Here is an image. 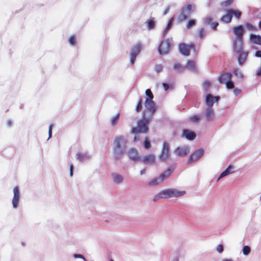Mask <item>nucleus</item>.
I'll use <instances>...</instances> for the list:
<instances>
[{
	"label": "nucleus",
	"mask_w": 261,
	"mask_h": 261,
	"mask_svg": "<svg viewBox=\"0 0 261 261\" xmlns=\"http://www.w3.org/2000/svg\"><path fill=\"white\" fill-rule=\"evenodd\" d=\"M162 85L165 90H167L169 88V85L167 83H163Z\"/></svg>",
	"instance_id": "nucleus-51"
},
{
	"label": "nucleus",
	"mask_w": 261,
	"mask_h": 261,
	"mask_svg": "<svg viewBox=\"0 0 261 261\" xmlns=\"http://www.w3.org/2000/svg\"><path fill=\"white\" fill-rule=\"evenodd\" d=\"M114 153L117 159H120L124 154L126 141L122 136L116 137L114 140Z\"/></svg>",
	"instance_id": "nucleus-3"
},
{
	"label": "nucleus",
	"mask_w": 261,
	"mask_h": 261,
	"mask_svg": "<svg viewBox=\"0 0 261 261\" xmlns=\"http://www.w3.org/2000/svg\"><path fill=\"white\" fill-rule=\"evenodd\" d=\"M241 90L238 89H235L233 90V92L236 95L239 94L241 93Z\"/></svg>",
	"instance_id": "nucleus-49"
},
{
	"label": "nucleus",
	"mask_w": 261,
	"mask_h": 261,
	"mask_svg": "<svg viewBox=\"0 0 261 261\" xmlns=\"http://www.w3.org/2000/svg\"><path fill=\"white\" fill-rule=\"evenodd\" d=\"M167 11H168V10H166V11H165V12L164 13V14H166L167 13Z\"/></svg>",
	"instance_id": "nucleus-58"
},
{
	"label": "nucleus",
	"mask_w": 261,
	"mask_h": 261,
	"mask_svg": "<svg viewBox=\"0 0 261 261\" xmlns=\"http://www.w3.org/2000/svg\"><path fill=\"white\" fill-rule=\"evenodd\" d=\"M233 73L237 76H239L241 78L243 77V75L241 73V71L238 68H234L233 69Z\"/></svg>",
	"instance_id": "nucleus-44"
},
{
	"label": "nucleus",
	"mask_w": 261,
	"mask_h": 261,
	"mask_svg": "<svg viewBox=\"0 0 261 261\" xmlns=\"http://www.w3.org/2000/svg\"><path fill=\"white\" fill-rule=\"evenodd\" d=\"M205 34V31L204 28H201L198 33V36L200 38H202Z\"/></svg>",
	"instance_id": "nucleus-42"
},
{
	"label": "nucleus",
	"mask_w": 261,
	"mask_h": 261,
	"mask_svg": "<svg viewBox=\"0 0 261 261\" xmlns=\"http://www.w3.org/2000/svg\"><path fill=\"white\" fill-rule=\"evenodd\" d=\"M142 48V45L140 43H137L132 48L130 54V63L132 65L134 64L136 57L141 52Z\"/></svg>",
	"instance_id": "nucleus-9"
},
{
	"label": "nucleus",
	"mask_w": 261,
	"mask_h": 261,
	"mask_svg": "<svg viewBox=\"0 0 261 261\" xmlns=\"http://www.w3.org/2000/svg\"><path fill=\"white\" fill-rule=\"evenodd\" d=\"M217 251L219 252V253H221L223 252V246L222 245H218L217 247Z\"/></svg>",
	"instance_id": "nucleus-46"
},
{
	"label": "nucleus",
	"mask_w": 261,
	"mask_h": 261,
	"mask_svg": "<svg viewBox=\"0 0 261 261\" xmlns=\"http://www.w3.org/2000/svg\"><path fill=\"white\" fill-rule=\"evenodd\" d=\"M201 116L198 115H194L189 117V120L190 121L193 123H198L200 120Z\"/></svg>",
	"instance_id": "nucleus-28"
},
{
	"label": "nucleus",
	"mask_w": 261,
	"mask_h": 261,
	"mask_svg": "<svg viewBox=\"0 0 261 261\" xmlns=\"http://www.w3.org/2000/svg\"><path fill=\"white\" fill-rule=\"evenodd\" d=\"M174 169L175 166L174 165L171 166L164 172L161 174L158 177L154 178L151 180L148 185L150 186H154L163 183L166 179L170 176Z\"/></svg>",
	"instance_id": "nucleus-4"
},
{
	"label": "nucleus",
	"mask_w": 261,
	"mask_h": 261,
	"mask_svg": "<svg viewBox=\"0 0 261 261\" xmlns=\"http://www.w3.org/2000/svg\"><path fill=\"white\" fill-rule=\"evenodd\" d=\"M171 48V43L169 40L162 41L158 47V50L160 54H167Z\"/></svg>",
	"instance_id": "nucleus-8"
},
{
	"label": "nucleus",
	"mask_w": 261,
	"mask_h": 261,
	"mask_svg": "<svg viewBox=\"0 0 261 261\" xmlns=\"http://www.w3.org/2000/svg\"><path fill=\"white\" fill-rule=\"evenodd\" d=\"M190 15H188L185 9H181L178 16V22H181L186 20Z\"/></svg>",
	"instance_id": "nucleus-21"
},
{
	"label": "nucleus",
	"mask_w": 261,
	"mask_h": 261,
	"mask_svg": "<svg viewBox=\"0 0 261 261\" xmlns=\"http://www.w3.org/2000/svg\"><path fill=\"white\" fill-rule=\"evenodd\" d=\"M173 67L175 70H179L180 68H182V67L179 64H175Z\"/></svg>",
	"instance_id": "nucleus-50"
},
{
	"label": "nucleus",
	"mask_w": 261,
	"mask_h": 261,
	"mask_svg": "<svg viewBox=\"0 0 261 261\" xmlns=\"http://www.w3.org/2000/svg\"><path fill=\"white\" fill-rule=\"evenodd\" d=\"M233 32L236 35L234 39H243L244 30L243 25H239L233 28Z\"/></svg>",
	"instance_id": "nucleus-13"
},
{
	"label": "nucleus",
	"mask_w": 261,
	"mask_h": 261,
	"mask_svg": "<svg viewBox=\"0 0 261 261\" xmlns=\"http://www.w3.org/2000/svg\"><path fill=\"white\" fill-rule=\"evenodd\" d=\"M73 166L72 165H71L70 166V175L71 176H72L73 175Z\"/></svg>",
	"instance_id": "nucleus-52"
},
{
	"label": "nucleus",
	"mask_w": 261,
	"mask_h": 261,
	"mask_svg": "<svg viewBox=\"0 0 261 261\" xmlns=\"http://www.w3.org/2000/svg\"><path fill=\"white\" fill-rule=\"evenodd\" d=\"M250 248L248 246H245L243 248V252L245 255H248L250 252Z\"/></svg>",
	"instance_id": "nucleus-39"
},
{
	"label": "nucleus",
	"mask_w": 261,
	"mask_h": 261,
	"mask_svg": "<svg viewBox=\"0 0 261 261\" xmlns=\"http://www.w3.org/2000/svg\"><path fill=\"white\" fill-rule=\"evenodd\" d=\"M219 99V97L214 96L211 94H208L206 97L205 102L208 108H212L215 102L217 101Z\"/></svg>",
	"instance_id": "nucleus-16"
},
{
	"label": "nucleus",
	"mask_w": 261,
	"mask_h": 261,
	"mask_svg": "<svg viewBox=\"0 0 261 261\" xmlns=\"http://www.w3.org/2000/svg\"><path fill=\"white\" fill-rule=\"evenodd\" d=\"M163 67L161 64H157L154 66V70L156 73L161 72L163 70Z\"/></svg>",
	"instance_id": "nucleus-43"
},
{
	"label": "nucleus",
	"mask_w": 261,
	"mask_h": 261,
	"mask_svg": "<svg viewBox=\"0 0 261 261\" xmlns=\"http://www.w3.org/2000/svg\"><path fill=\"white\" fill-rule=\"evenodd\" d=\"M53 125L51 124L50 125L49 127V132H52V128H53Z\"/></svg>",
	"instance_id": "nucleus-54"
},
{
	"label": "nucleus",
	"mask_w": 261,
	"mask_h": 261,
	"mask_svg": "<svg viewBox=\"0 0 261 261\" xmlns=\"http://www.w3.org/2000/svg\"><path fill=\"white\" fill-rule=\"evenodd\" d=\"M69 42L71 45H74L76 43V39L74 36H71L69 39Z\"/></svg>",
	"instance_id": "nucleus-45"
},
{
	"label": "nucleus",
	"mask_w": 261,
	"mask_h": 261,
	"mask_svg": "<svg viewBox=\"0 0 261 261\" xmlns=\"http://www.w3.org/2000/svg\"><path fill=\"white\" fill-rule=\"evenodd\" d=\"M120 117V114L119 113L117 114L114 117H113L111 120V123L112 126L116 125Z\"/></svg>",
	"instance_id": "nucleus-30"
},
{
	"label": "nucleus",
	"mask_w": 261,
	"mask_h": 261,
	"mask_svg": "<svg viewBox=\"0 0 261 261\" xmlns=\"http://www.w3.org/2000/svg\"><path fill=\"white\" fill-rule=\"evenodd\" d=\"M196 24V21L194 19L190 20L186 24V27L188 29H190L191 27L194 26Z\"/></svg>",
	"instance_id": "nucleus-36"
},
{
	"label": "nucleus",
	"mask_w": 261,
	"mask_h": 261,
	"mask_svg": "<svg viewBox=\"0 0 261 261\" xmlns=\"http://www.w3.org/2000/svg\"><path fill=\"white\" fill-rule=\"evenodd\" d=\"M238 54V61L240 65H242L245 62L248 55V53L247 51H242Z\"/></svg>",
	"instance_id": "nucleus-18"
},
{
	"label": "nucleus",
	"mask_w": 261,
	"mask_h": 261,
	"mask_svg": "<svg viewBox=\"0 0 261 261\" xmlns=\"http://www.w3.org/2000/svg\"><path fill=\"white\" fill-rule=\"evenodd\" d=\"M173 17H172L168 21V24L165 29L164 33H167L169 30L170 29L171 25H172V22L173 21Z\"/></svg>",
	"instance_id": "nucleus-34"
},
{
	"label": "nucleus",
	"mask_w": 261,
	"mask_h": 261,
	"mask_svg": "<svg viewBox=\"0 0 261 261\" xmlns=\"http://www.w3.org/2000/svg\"><path fill=\"white\" fill-rule=\"evenodd\" d=\"M259 27L261 29V21H260L259 22Z\"/></svg>",
	"instance_id": "nucleus-56"
},
{
	"label": "nucleus",
	"mask_w": 261,
	"mask_h": 261,
	"mask_svg": "<svg viewBox=\"0 0 261 261\" xmlns=\"http://www.w3.org/2000/svg\"><path fill=\"white\" fill-rule=\"evenodd\" d=\"M76 157L77 159L81 162L86 160L88 158V156L86 154H83L80 153L76 154Z\"/></svg>",
	"instance_id": "nucleus-33"
},
{
	"label": "nucleus",
	"mask_w": 261,
	"mask_h": 261,
	"mask_svg": "<svg viewBox=\"0 0 261 261\" xmlns=\"http://www.w3.org/2000/svg\"><path fill=\"white\" fill-rule=\"evenodd\" d=\"M226 86L228 89H232L234 88V84L231 81V80H228L226 83Z\"/></svg>",
	"instance_id": "nucleus-41"
},
{
	"label": "nucleus",
	"mask_w": 261,
	"mask_h": 261,
	"mask_svg": "<svg viewBox=\"0 0 261 261\" xmlns=\"http://www.w3.org/2000/svg\"><path fill=\"white\" fill-rule=\"evenodd\" d=\"M145 173H146V169H142V170L140 171V174H141V175L144 174H145Z\"/></svg>",
	"instance_id": "nucleus-53"
},
{
	"label": "nucleus",
	"mask_w": 261,
	"mask_h": 261,
	"mask_svg": "<svg viewBox=\"0 0 261 261\" xmlns=\"http://www.w3.org/2000/svg\"><path fill=\"white\" fill-rule=\"evenodd\" d=\"M233 3V0H226L224 2H223L221 3V6L223 8L228 7L231 6L232 5Z\"/></svg>",
	"instance_id": "nucleus-31"
},
{
	"label": "nucleus",
	"mask_w": 261,
	"mask_h": 261,
	"mask_svg": "<svg viewBox=\"0 0 261 261\" xmlns=\"http://www.w3.org/2000/svg\"><path fill=\"white\" fill-rule=\"evenodd\" d=\"M189 152V148L188 146L177 147L174 150V153L179 156L186 155Z\"/></svg>",
	"instance_id": "nucleus-12"
},
{
	"label": "nucleus",
	"mask_w": 261,
	"mask_h": 261,
	"mask_svg": "<svg viewBox=\"0 0 261 261\" xmlns=\"http://www.w3.org/2000/svg\"><path fill=\"white\" fill-rule=\"evenodd\" d=\"M212 18L210 17H206L204 20V22L206 25H211L212 29L216 31L219 23L217 22H212Z\"/></svg>",
	"instance_id": "nucleus-20"
},
{
	"label": "nucleus",
	"mask_w": 261,
	"mask_h": 261,
	"mask_svg": "<svg viewBox=\"0 0 261 261\" xmlns=\"http://www.w3.org/2000/svg\"><path fill=\"white\" fill-rule=\"evenodd\" d=\"M192 8L193 6L192 5L188 4L185 8H182V9H185L186 12L188 13V15H190L191 14Z\"/></svg>",
	"instance_id": "nucleus-37"
},
{
	"label": "nucleus",
	"mask_w": 261,
	"mask_h": 261,
	"mask_svg": "<svg viewBox=\"0 0 261 261\" xmlns=\"http://www.w3.org/2000/svg\"><path fill=\"white\" fill-rule=\"evenodd\" d=\"M48 134H49V138H50L51 137V132L48 131Z\"/></svg>",
	"instance_id": "nucleus-55"
},
{
	"label": "nucleus",
	"mask_w": 261,
	"mask_h": 261,
	"mask_svg": "<svg viewBox=\"0 0 261 261\" xmlns=\"http://www.w3.org/2000/svg\"><path fill=\"white\" fill-rule=\"evenodd\" d=\"M151 112H148V114H145V111L143 112V119L139 120L137 122V126L132 128V133L135 135L134 141L140 140V134H146L148 133V123L151 118L153 117V114L150 115Z\"/></svg>",
	"instance_id": "nucleus-1"
},
{
	"label": "nucleus",
	"mask_w": 261,
	"mask_h": 261,
	"mask_svg": "<svg viewBox=\"0 0 261 261\" xmlns=\"http://www.w3.org/2000/svg\"><path fill=\"white\" fill-rule=\"evenodd\" d=\"M185 191H180L176 189H168L161 191L159 193L155 195L153 201H156L160 198H168L171 197H177L184 195Z\"/></svg>",
	"instance_id": "nucleus-2"
},
{
	"label": "nucleus",
	"mask_w": 261,
	"mask_h": 261,
	"mask_svg": "<svg viewBox=\"0 0 261 261\" xmlns=\"http://www.w3.org/2000/svg\"><path fill=\"white\" fill-rule=\"evenodd\" d=\"M170 156L169 144L167 142H164L159 159L163 162H166L169 160Z\"/></svg>",
	"instance_id": "nucleus-7"
},
{
	"label": "nucleus",
	"mask_w": 261,
	"mask_h": 261,
	"mask_svg": "<svg viewBox=\"0 0 261 261\" xmlns=\"http://www.w3.org/2000/svg\"><path fill=\"white\" fill-rule=\"evenodd\" d=\"M112 175L113 177L114 180L116 183L119 184L122 181L123 178L120 175L116 173H114L112 174Z\"/></svg>",
	"instance_id": "nucleus-29"
},
{
	"label": "nucleus",
	"mask_w": 261,
	"mask_h": 261,
	"mask_svg": "<svg viewBox=\"0 0 261 261\" xmlns=\"http://www.w3.org/2000/svg\"><path fill=\"white\" fill-rule=\"evenodd\" d=\"M210 82L209 81H205L204 83H203V87L205 89H207L210 85Z\"/></svg>",
	"instance_id": "nucleus-47"
},
{
	"label": "nucleus",
	"mask_w": 261,
	"mask_h": 261,
	"mask_svg": "<svg viewBox=\"0 0 261 261\" xmlns=\"http://www.w3.org/2000/svg\"><path fill=\"white\" fill-rule=\"evenodd\" d=\"M182 136L189 140H193L196 138V135L193 131L185 129L182 130Z\"/></svg>",
	"instance_id": "nucleus-17"
},
{
	"label": "nucleus",
	"mask_w": 261,
	"mask_h": 261,
	"mask_svg": "<svg viewBox=\"0 0 261 261\" xmlns=\"http://www.w3.org/2000/svg\"><path fill=\"white\" fill-rule=\"evenodd\" d=\"M74 257L75 258H83L85 261L86 260V259L81 254H74Z\"/></svg>",
	"instance_id": "nucleus-48"
},
{
	"label": "nucleus",
	"mask_w": 261,
	"mask_h": 261,
	"mask_svg": "<svg viewBox=\"0 0 261 261\" xmlns=\"http://www.w3.org/2000/svg\"><path fill=\"white\" fill-rule=\"evenodd\" d=\"M231 168H231V166L229 165L225 170H224L223 172H222L220 174V175H219V177L218 178V180L220 179V178L232 173L233 171H231Z\"/></svg>",
	"instance_id": "nucleus-27"
},
{
	"label": "nucleus",
	"mask_w": 261,
	"mask_h": 261,
	"mask_svg": "<svg viewBox=\"0 0 261 261\" xmlns=\"http://www.w3.org/2000/svg\"><path fill=\"white\" fill-rule=\"evenodd\" d=\"M142 109V99H139L138 102L137 103V105L136 107V111L137 112H139L141 111Z\"/></svg>",
	"instance_id": "nucleus-35"
},
{
	"label": "nucleus",
	"mask_w": 261,
	"mask_h": 261,
	"mask_svg": "<svg viewBox=\"0 0 261 261\" xmlns=\"http://www.w3.org/2000/svg\"><path fill=\"white\" fill-rule=\"evenodd\" d=\"M147 26L149 29H152L155 25V22L154 21V18L149 19L147 22Z\"/></svg>",
	"instance_id": "nucleus-32"
},
{
	"label": "nucleus",
	"mask_w": 261,
	"mask_h": 261,
	"mask_svg": "<svg viewBox=\"0 0 261 261\" xmlns=\"http://www.w3.org/2000/svg\"><path fill=\"white\" fill-rule=\"evenodd\" d=\"M195 46L193 44L187 45L185 43L179 44V49L180 52L185 56H189L191 48L194 49Z\"/></svg>",
	"instance_id": "nucleus-10"
},
{
	"label": "nucleus",
	"mask_w": 261,
	"mask_h": 261,
	"mask_svg": "<svg viewBox=\"0 0 261 261\" xmlns=\"http://www.w3.org/2000/svg\"><path fill=\"white\" fill-rule=\"evenodd\" d=\"M204 153V150L203 149H200L195 151L192 153L188 159V163H190L192 162L197 161L198 159L201 157Z\"/></svg>",
	"instance_id": "nucleus-11"
},
{
	"label": "nucleus",
	"mask_w": 261,
	"mask_h": 261,
	"mask_svg": "<svg viewBox=\"0 0 261 261\" xmlns=\"http://www.w3.org/2000/svg\"><path fill=\"white\" fill-rule=\"evenodd\" d=\"M14 196L12 199V204L14 207L16 208L18 205L20 193L19 191L18 187L16 186L14 187L13 189Z\"/></svg>",
	"instance_id": "nucleus-15"
},
{
	"label": "nucleus",
	"mask_w": 261,
	"mask_h": 261,
	"mask_svg": "<svg viewBox=\"0 0 261 261\" xmlns=\"http://www.w3.org/2000/svg\"><path fill=\"white\" fill-rule=\"evenodd\" d=\"M250 40L254 44L261 45V36L259 35L251 34L250 35Z\"/></svg>",
	"instance_id": "nucleus-24"
},
{
	"label": "nucleus",
	"mask_w": 261,
	"mask_h": 261,
	"mask_svg": "<svg viewBox=\"0 0 261 261\" xmlns=\"http://www.w3.org/2000/svg\"><path fill=\"white\" fill-rule=\"evenodd\" d=\"M242 13L241 11L231 9L226 11L225 14L221 18V20L226 23H229L231 21L233 16L237 19H240Z\"/></svg>",
	"instance_id": "nucleus-6"
},
{
	"label": "nucleus",
	"mask_w": 261,
	"mask_h": 261,
	"mask_svg": "<svg viewBox=\"0 0 261 261\" xmlns=\"http://www.w3.org/2000/svg\"><path fill=\"white\" fill-rule=\"evenodd\" d=\"M233 47L234 51L237 53L243 51V39H234L233 40Z\"/></svg>",
	"instance_id": "nucleus-14"
},
{
	"label": "nucleus",
	"mask_w": 261,
	"mask_h": 261,
	"mask_svg": "<svg viewBox=\"0 0 261 261\" xmlns=\"http://www.w3.org/2000/svg\"><path fill=\"white\" fill-rule=\"evenodd\" d=\"M151 144L147 137H146L144 142V146L146 149H148L150 147Z\"/></svg>",
	"instance_id": "nucleus-40"
},
{
	"label": "nucleus",
	"mask_w": 261,
	"mask_h": 261,
	"mask_svg": "<svg viewBox=\"0 0 261 261\" xmlns=\"http://www.w3.org/2000/svg\"><path fill=\"white\" fill-rule=\"evenodd\" d=\"M186 68H189L193 70H195V62L192 60H188L187 62L186 65L185 66L182 67V69H185Z\"/></svg>",
	"instance_id": "nucleus-26"
},
{
	"label": "nucleus",
	"mask_w": 261,
	"mask_h": 261,
	"mask_svg": "<svg viewBox=\"0 0 261 261\" xmlns=\"http://www.w3.org/2000/svg\"><path fill=\"white\" fill-rule=\"evenodd\" d=\"M232 75L229 73H224L220 75L218 79L219 82L221 84L225 83L228 80H231Z\"/></svg>",
	"instance_id": "nucleus-19"
},
{
	"label": "nucleus",
	"mask_w": 261,
	"mask_h": 261,
	"mask_svg": "<svg viewBox=\"0 0 261 261\" xmlns=\"http://www.w3.org/2000/svg\"><path fill=\"white\" fill-rule=\"evenodd\" d=\"M142 161L145 164L153 163L155 161V156L152 154H149L144 156Z\"/></svg>",
	"instance_id": "nucleus-23"
},
{
	"label": "nucleus",
	"mask_w": 261,
	"mask_h": 261,
	"mask_svg": "<svg viewBox=\"0 0 261 261\" xmlns=\"http://www.w3.org/2000/svg\"><path fill=\"white\" fill-rule=\"evenodd\" d=\"M205 117L207 121H212L214 117V113L212 108H207L205 111Z\"/></svg>",
	"instance_id": "nucleus-22"
},
{
	"label": "nucleus",
	"mask_w": 261,
	"mask_h": 261,
	"mask_svg": "<svg viewBox=\"0 0 261 261\" xmlns=\"http://www.w3.org/2000/svg\"><path fill=\"white\" fill-rule=\"evenodd\" d=\"M223 261H232V260L230 259H226L223 260Z\"/></svg>",
	"instance_id": "nucleus-57"
},
{
	"label": "nucleus",
	"mask_w": 261,
	"mask_h": 261,
	"mask_svg": "<svg viewBox=\"0 0 261 261\" xmlns=\"http://www.w3.org/2000/svg\"><path fill=\"white\" fill-rule=\"evenodd\" d=\"M110 261H114V260H113V259H111V260H110Z\"/></svg>",
	"instance_id": "nucleus-59"
},
{
	"label": "nucleus",
	"mask_w": 261,
	"mask_h": 261,
	"mask_svg": "<svg viewBox=\"0 0 261 261\" xmlns=\"http://www.w3.org/2000/svg\"><path fill=\"white\" fill-rule=\"evenodd\" d=\"M246 28L249 31H256V28L254 27L251 23L247 22L245 24Z\"/></svg>",
	"instance_id": "nucleus-38"
},
{
	"label": "nucleus",
	"mask_w": 261,
	"mask_h": 261,
	"mask_svg": "<svg viewBox=\"0 0 261 261\" xmlns=\"http://www.w3.org/2000/svg\"><path fill=\"white\" fill-rule=\"evenodd\" d=\"M128 155L130 159L134 161H138L139 156L138 155L137 151L135 149H131L128 152Z\"/></svg>",
	"instance_id": "nucleus-25"
},
{
	"label": "nucleus",
	"mask_w": 261,
	"mask_h": 261,
	"mask_svg": "<svg viewBox=\"0 0 261 261\" xmlns=\"http://www.w3.org/2000/svg\"><path fill=\"white\" fill-rule=\"evenodd\" d=\"M146 95L148 96L145 101V114H148V112H151L150 114H154L156 111V106L155 102L153 101V94L151 91L148 89L145 91ZM151 115V114H150Z\"/></svg>",
	"instance_id": "nucleus-5"
}]
</instances>
